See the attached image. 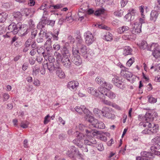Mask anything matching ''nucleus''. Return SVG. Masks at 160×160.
Here are the masks:
<instances>
[{
    "mask_svg": "<svg viewBox=\"0 0 160 160\" xmlns=\"http://www.w3.org/2000/svg\"><path fill=\"white\" fill-rule=\"evenodd\" d=\"M8 14L5 12H3L0 13V22H3L7 19Z\"/></svg>",
    "mask_w": 160,
    "mask_h": 160,
    "instance_id": "bb28decb",
    "label": "nucleus"
},
{
    "mask_svg": "<svg viewBox=\"0 0 160 160\" xmlns=\"http://www.w3.org/2000/svg\"><path fill=\"white\" fill-rule=\"evenodd\" d=\"M19 24L20 25V26L21 27V28H20L19 31H21V32H22V31H25V32L23 33V34L24 35H26L28 33V26L26 25H22L20 23H19Z\"/></svg>",
    "mask_w": 160,
    "mask_h": 160,
    "instance_id": "cd10ccee",
    "label": "nucleus"
},
{
    "mask_svg": "<svg viewBox=\"0 0 160 160\" xmlns=\"http://www.w3.org/2000/svg\"><path fill=\"white\" fill-rule=\"evenodd\" d=\"M99 98L102 102L104 104L111 106L112 103L110 101L105 99V96L101 95V94L99 95Z\"/></svg>",
    "mask_w": 160,
    "mask_h": 160,
    "instance_id": "4be33fe9",
    "label": "nucleus"
},
{
    "mask_svg": "<svg viewBox=\"0 0 160 160\" xmlns=\"http://www.w3.org/2000/svg\"><path fill=\"white\" fill-rule=\"evenodd\" d=\"M105 10L103 8H102L97 10L94 12V14L95 16H99L104 13Z\"/></svg>",
    "mask_w": 160,
    "mask_h": 160,
    "instance_id": "4c0bfd02",
    "label": "nucleus"
},
{
    "mask_svg": "<svg viewBox=\"0 0 160 160\" xmlns=\"http://www.w3.org/2000/svg\"><path fill=\"white\" fill-rule=\"evenodd\" d=\"M96 82L99 85L102 86L103 84L104 80L101 77H97L95 79Z\"/></svg>",
    "mask_w": 160,
    "mask_h": 160,
    "instance_id": "ea45409f",
    "label": "nucleus"
},
{
    "mask_svg": "<svg viewBox=\"0 0 160 160\" xmlns=\"http://www.w3.org/2000/svg\"><path fill=\"white\" fill-rule=\"evenodd\" d=\"M140 47L141 49H147L148 50V48H150V46H148V44L145 41H142L140 44Z\"/></svg>",
    "mask_w": 160,
    "mask_h": 160,
    "instance_id": "c85d7f7f",
    "label": "nucleus"
},
{
    "mask_svg": "<svg viewBox=\"0 0 160 160\" xmlns=\"http://www.w3.org/2000/svg\"><path fill=\"white\" fill-rule=\"evenodd\" d=\"M22 13L18 12L13 14L14 18L17 21H20L22 18Z\"/></svg>",
    "mask_w": 160,
    "mask_h": 160,
    "instance_id": "c756f323",
    "label": "nucleus"
},
{
    "mask_svg": "<svg viewBox=\"0 0 160 160\" xmlns=\"http://www.w3.org/2000/svg\"><path fill=\"white\" fill-rule=\"evenodd\" d=\"M55 21L52 20H42L41 22V24L42 23H47L48 25H49L52 27H53L55 24Z\"/></svg>",
    "mask_w": 160,
    "mask_h": 160,
    "instance_id": "7c9ffc66",
    "label": "nucleus"
},
{
    "mask_svg": "<svg viewBox=\"0 0 160 160\" xmlns=\"http://www.w3.org/2000/svg\"><path fill=\"white\" fill-rule=\"evenodd\" d=\"M39 68L38 67H34L33 68L32 74L33 76H37L39 73Z\"/></svg>",
    "mask_w": 160,
    "mask_h": 160,
    "instance_id": "58836bf2",
    "label": "nucleus"
},
{
    "mask_svg": "<svg viewBox=\"0 0 160 160\" xmlns=\"http://www.w3.org/2000/svg\"><path fill=\"white\" fill-rule=\"evenodd\" d=\"M97 148L100 151H102L104 150V147L102 144L100 143L98 144Z\"/></svg>",
    "mask_w": 160,
    "mask_h": 160,
    "instance_id": "e2e57ef3",
    "label": "nucleus"
},
{
    "mask_svg": "<svg viewBox=\"0 0 160 160\" xmlns=\"http://www.w3.org/2000/svg\"><path fill=\"white\" fill-rule=\"evenodd\" d=\"M152 142L154 144H158L160 143V134L158 135L155 138L152 139Z\"/></svg>",
    "mask_w": 160,
    "mask_h": 160,
    "instance_id": "e433bc0d",
    "label": "nucleus"
},
{
    "mask_svg": "<svg viewBox=\"0 0 160 160\" xmlns=\"http://www.w3.org/2000/svg\"><path fill=\"white\" fill-rule=\"evenodd\" d=\"M82 111H83L85 113H88L89 112V111L88 109H87L85 106L83 105L81 106Z\"/></svg>",
    "mask_w": 160,
    "mask_h": 160,
    "instance_id": "13d9d810",
    "label": "nucleus"
},
{
    "mask_svg": "<svg viewBox=\"0 0 160 160\" xmlns=\"http://www.w3.org/2000/svg\"><path fill=\"white\" fill-rule=\"evenodd\" d=\"M37 31L36 28H34L31 30V38H34L36 36Z\"/></svg>",
    "mask_w": 160,
    "mask_h": 160,
    "instance_id": "49530a36",
    "label": "nucleus"
},
{
    "mask_svg": "<svg viewBox=\"0 0 160 160\" xmlns=\"http://www.w3.org/2000/svg\"><path fill=\"white\" fill-rule=\"evenodd\" d=\"M49 34H52V32H47L45 30L42 29L40 32L39 33V36L43 37L45 36L46 38H49V36L48 35Z\"/></svg>",
    "mask_w": 160,
    "mask_h": 160,
    "instance_id": "a878e982",
    "label": "nucleus"
},
{
    "mask_svg": "<svg viewBox=\"0 0 160 160\" xmlns=\"http://www.w3.org/2000/svg\"><path fill=\"white\" fill-rule=\"evenodd\" d=\"M128 2V0H121L120 2L121 6L124 7L127 4Z\"/></svg>",
    "mask_w": 160,
    "mask_h": 160,
    "instance_id": "bf43d9fd",
    "label": "nucleus"
},
{
    "mask_svg": "<svg viewBox=\"0 0 160 160\" xmlns=\"http://www.w3.org/2000/svg\"><path fill=\"white\" fill-rule=\"evenodd\" d=\"M144 6L142 5L139 7L140 12L141 13L142 17L143 18H144V17L145 16V15L144 14Z\"/></svg>",
    "mask_w": 160,
    "mask_h": 160,
    "instance_id": "09e8293b",
    "label": "nucleus"
},
{
    "mask_svg": "<svg viewBox=\"0 0 160 160\" xmlns=\"http://www.w3.org/2000/svg\"><path fill=\"white\" fill-rule=\"evenodd\" d=\"M98 90L99 92L100 93L101 95L106 96L111 99H114L116 97V94L114 92L109 90H106V89L104 88H98Z\"/></svg>",
    "mask_w": 160,
    "mask_h": 160,
    "instance_id": "6e6552de",
    "label": "nucleus"
},
{
    "mask_svg": "<svg viewBox=\"0 0 160 160\" xmlns=\"http://www.w3.org/2000/svg\"><path fill=\"white\" fill-rule=\"evenodd\" d=\"M65 20L66 22H67L68 23H71L73 21V19L71 15L69 16H67Z\"/></svg>",
    "mask_w": 160,
    "mask_h": 160,
    "instance_id": "de8ad7c7",
    "label": "nucleus"
},
{
    "mask_svg": "<svg viewBox=\"0 0 160 160\" xmlns=\"http://www.w3.org/2000/svg\"><path fill=\"white\" fill-rule=\"evenodd\" d=\"M102 38L103 39L108 41H110L113 39L112 34L109 32H107L105 33L104 34Z\"/></svg>",
    "mask_w": 160,
    "mask_h": 160,
    "instance_id": "412c9836",
    "label": "nucleus"
},
{
    "mask_svg": "<svg viewBox=\"0 0 160 160\" xmlns=\"http://www.w3.org/2000/svg\"><path fill=\"white\" fill-rule=\"evenodd\" d=\"M50 117L49 115L48 114L45 117L44 121V124H47L50 121V119L49 118Z\"/></svg>",
    "mask_w": 160,
    "mask_h": 160,
    "instance_id": "6e6d98bb",
    "label": "nucleus"
},
{
    "mask_svg": "<svg viewBox=\"0 0 160 160\" xmlns=\"http://www.w3.org/2000/svg\"><path fill=\"white\" fill-rule=\"evenodd\" d=\"M142 25L138 22H136L133 25L132 29V34H136L141 32Z\"/></svg>",
    "mask_w": 160,
    "mask_h": 160,
    "instance_id": "4468645a",
    "label": "nucleus"
},
{
    "mask_svg": "<svg viewBox=\"0 0 160 160\" xmlns=\"http://www.w3.org/2000/svg\"><path fill=\"white\" fill-rule=\"evenodd\" d=\"M123 10L120 9L116 10L113 14L116 17H121L123 15Z\"/></svg>",
    "mask_w": 160,
    "mask_h": 160,
    "instance_id": "473e14b6",
    "label": "nucleus"
},
{
    "mask_svg": "<svg viewBox=\"0 0 160 160\" xmlns=\"http://www.w3.org/2000/svg\"><path fill=\"white\" fill-rule=\"evenodd\" d=\"M154 148L153 147H151V150L152 151V152H151V153H152V154H151V156H153V155L154 154L156 155H160V152H159L158 151H156L154 150H153V151H152V150Z\"/></svg>",
    "mask_w": 160,
    "mask_h": 160,
    "instance_id": "8fccbe9b",
    "label": "nucleus"
},
{
    "mask_svg": "<svg viewBox=\"0 0 160 160\" xmlns=\"http://www.w3.org/2000/svg\"><path fill=\"white\" fill-rule=\"evenodd\" d=\"M22 14L26 16H29L30 17H32L33 14L35 12L34 10L30 9L28 8H22L21 10Z\"/></svg>",
    "mask_w": 160,
    "mask_h": 160,
    "instance_id": "dca6fc26",
    "label": "nucleus"
},
{
    "mask_svg": "<svg viewBox=\"0 0 160 160\" xmlns=\"http://www.w3.org/2000/svg\"><path fill=\"white\" fill-rule=\"evenodd\" d=\"M132 50L131 48L128 46L125 47L123 49V55L125 56L131 54Z\"/></svg>",
    "mask_w": 160,
    "mask_h": 160,
    "instance_id": "5701e85b",
    "label": "nucleus"
},
{
    "mask_svg": "<svg viewBox=\"0 0 160 160\" xmlns=\"http://www.w3.org/2000/svg\"><path fill=\"white\" fill-rule=\"evenodd\" d=\"M81 7V9L82 11H86L87 9L88 8L89 4L88 3L86 2L82 5Z\"/></svg>",
    "mask_w": 160,
    "mask_h": 160,
    "instance_id": "c03bdc74",
    "label": "nucleus"
},
{
    "mask_svg": "<svg viewBox=\"0 0 160 160\" xmlns=\"http://www.w3.org/2000/svg\"><path fill=\"white\" fill-rule=\"evenodd\" d=\"M56 74L58 77L61 78H63L65 77L64 72L61 69L57 71Z\"/></svg>",
    "mask_w": 160,
    "mask_h": 160,
    "instance_id": "2f4dec72",
    "label": "nucleus"
},
{
    "mask_svg": "<svg viewBox=\"0 0 160 160\" xmlns=\"http://www.w3.org/2000/svg\"><path fill=\"white\" fill-rule=\"evenodd\" d=\"M5 31V29L3 25L0 26V35L3 34Z\"/></svg>",
    "mask_w": 160,
    "mask_h": 160,
    "instance_id": "338daca9",
    "label": "nucleus"
},
{
    "mask_svg": "<svg viewBox=\"0 0 160 160\" xmlns=\"http://www.w3.org/2000/svg\"><path fill=\"white\" fill-rule=\"evenodd\" d=\"M20 28H21L19 23L16 24L12 22L8 27V29L13 34H17L20 30Z\"/></svg>",
    "mask_w": 160,
    "mask_h": 160,
    "instance_id": "f8f14e48",
    "label": "nucleus"
},
{
    "mask_svg": "<svg viewBox=\"0 0 160 160\" xmlns=\"http://www.w3.org/2000/svg\"><path fill=\"white\" fill-rule=\"evenodd\" d=\"M49 12L48 10H47L43 11V15L42 17V20H46L49 16Z\"/></svg>",
    "mask_w": 160,
    "mask_h": 160,
    "instance_id": "79ce46f5",
    "label": "nucleus"
},
{
    "mask_svg": "<svg viewBox=\"0 0 160 160\" xmlns=\"http://www.w3.org/2000/svg\"><path fill=\"white\" fill-rule=\"evenodd\" d=\"M85 130L88 136L90 137L93 136L94 137L96 136L97 138L101 140L104 142L107 140V137L103 134H101L99 131H94L93 130H89L86 129Z\"/></svg>",
    "mask_w": 160,
    "mask_h": 160,
    "instance_id": "0eeeda50",
    "label": "nucleus"
},
{
    "mask_svg": "<svg viewBox=\"0 0 160 160\" xmlns=\"http://www.w3.org/2000/svg\"><path fill=\"white\" fill-rule=\"evenodd\" d=\"M129 28L128 26H123L117 29V32L120 34L126 33L129 31Z\"/></svg>",
    "mask_w": 160,
    "mask_h": 160,
    "instance_id": "aec40b11",
    "label": "nucleus"
},
{
    "mask_svg": "<svg viewBox=\"0 0 160 160\" xmlns=\"http://www.w3.org/2000/svg\"><path fill=\"white\" fill-rule=\"evenodd\" d=\"M75 46H77L78 49L79 48L80 54L85 58H88L87 47L84 44L83 40L82 38H78L77 45H74L72 47Z\"/></svg>",
    "mask_w": 160,
    "mask_h": 160,
    "instance_id": "7ed1b4c3",
    "label": "nucleus"
},
{
    "mask_svg": "<svg viewBox=\"0 0 160 160\" xmlns=\"http://www.w3.org/2000/svg\"><path fill=\"white\" fill-rule=\"evenodd\" d=\"M111 109L106 107H103L101 110L102 116L108 119H114L115 116L111 113Z\"/></svg>",
    "mask_w": 160,
    "mask_h": 160,
    "instance_id": "9d476101",
    "label": "nucleus"
},
{
    "mask_svg": "<svg viewBox=\"0 0 160 160\" xmlns=\"http://www.w3.org/2000/svg\"><path fill=\"white\" fill-rule=\"evenodd\" d=\"M67 154L70 157L72 158L74 156H77L79 159L84 160L83 155L80 153L78 150L74 146L71 147L70 149L67 151Z\"/></svg>",
    "mask_w": 160,
    "mask_h": 160,
    "instance_id": "39448f33",
    "label": "nucleus"
},
{
    "mask_svg": "<svg viewBox=\"0 0 160 160\" xmlns=\"http://www.w3.org/2000/svg\"><path fill=\"white\" fill-rule=\"evenodd\" d=\"M47 3H43L42 5L38 8L40 10H42L43 11L47 10Z\"/></svg>",
    "mask_w": 160,
    "mask_h": 160,
    "instance_id": "052dcab7",
    "label": "nucleus"
},
{
    "mask_svg": "<svg viewBox=\"0 0 160 160\" xmlns=\"http://www.w3.org/2000/svg\"><path fill=\"white\" fill-rule=\"evenodd\" d=\"M93 112L95 115L99 118H101L102 115L101 111L98 108H94L93 110Z\"/></svg>",
    "mask_w": 160,
    "mask_h": 160,
    "instance_id": "72a5a7b5",
    "label": "nucleus"
},
{
    "mask_svg": "<svg viewBox=\"0 0 160 160\" xmlns=\"http://www.w3.org/2000/svg\"><path fill=\"white\" fill-rule=\"evenodd\" d=\"M42 54L43 57L46 59L47 58L48 56L50 55V52H47V51H44V52H42Z\"/></svg>",
    "mask_w": 160,
    "mask_h": 160,
    "instance_id": "4d7b16f0",
    "label": "nucleus"
},
{
    "mask_svg": "<svg viewBox=\"0 0 160 160\" xmlns=\"http://www.w3.org/2000/svg\"><path fill=\"white\" fill-rule=\"evenodd\" d=\"M102 86L104 87H103L106 89V90H109L112 87V86L111 84L106 82L105 81L103 82V84Z\"/></svg>",
    "mask_w": 160,
    "mask_h": 160,
    "instance_id": "c9c22d12",
    "label": "nucleus"
},
{
    "mask_svg": "<svg viewBox=\"0 0 160 160\" xmlns=\"http://www.w3.org/2000/svg\"><path fill=\"white\" fill-rule=\"evenodd\" d=\"M134 58H131L127 62L126 65L129 67H130L134 62Z\"/></svg>",
    "mask_w": 160,
    "mask_h": 160,
    "instance_id": "a18cd8bd",
    "label": "nucleus"
},
{
    "mask_svg": "<svg viewBox=\"0 0 160 160\" xmlns=\"http://www.w3.org/2000/svg\"><path fill=\"white\" fill-rule=\"evenodd\" d=\"M73 143L79 148H81L83 146L82 143L79 140L76 139L73 141Z\"/></svg>",
    "mask_w": 160,
    "mask_h": 160,
    "instance_id": "f704fd0d",
    "label": "nucleus"
},
{
    "mask_svg": "<svg viewBox=\"0 0 160 160\" xmlns=\"http://www.w3.org/2000/svg\"><path fill=\"white\" fill-rule=\"evenodd\" d=\"M48 58L49 62V63H52L54 62L55 59L53 56H51L50 55L48 56Z\"/></svg>",
    "mask_w": 160,
    "mask_h": 160,
    "instance_id": "5fc2aeb1",
    "label": "nucleus"
},
{
    "mask_svg": "<svg viewBox=\"0 0 160 160\" xmlns=\"http://www.w3.org/2000/svg\"><path fill=\"white\" fill-rule=\"evenodd\" d=\"M151 157H138L136 158L137 160H150V158H151Z\"/></svg>",
    "mask_w": 160,
    "mask_h": 160,
    "instance_id": "603ef678",
    "label": "nucleus"
},
{
    "mask_svg": "<svg viewBox=\"0 0 160 160\" xmlns=\"http://www.w3.org/2000/svg\"><path fill=\"white\" fill-rule=\"evenodd\" d=\"M87 91L91 95L99 98L100 93H98L97 90L93 87H89L87 88Z\"/></svg>",
    "mask_w": 160,
    "mask_h": 160,
    "instance_id": "f3484780",
    "label": "nucleus"
},
{
    "mask_svg": "<svg viewBox=\"0 0 160 160\" xmlns=\"http://www.w3.org/2000/svg\"><path fill=\"white\" fill-rule=\"evenodd\" d=\"M84 118L87 121L90 122L94 128L102 129H104L105 128V125L103 122L95 119L92 116L89 115H86L85 116Z\"/></svg>",
    "mask_w": 160,
    "mask_h": 160,
    "instance_id": "f03ea898",
    "label": "nucleus"
},
{
    "mask_svg": "<svg viewBox=\"0 0 160 160\" xmlns=\"http://www.w3.org/2000/svg\"><path fill=\"white\" fill-rule=\"evenodd\" d=\"M148 100L149 102L151 103H155L157 102V99L152 97L148 98Z\"/></svg>",
    "mask_w": 160,
    "mask_h": 160,
    "instance_id": "3c124183",
    "label": "nucleus"
},
{
    "mask_svg": "<svg viewBox=\"0 0 160 160\" xmlns=\"http://www.w3.org/2000/svg\"><path fill=\"white\" fill-rule=\"evenodd\" d=\"M52 41L51 39L50 38H49L45 42L44 44L45 46H48L49 45H51Z\"/></svg>",
    "mask_w": 160,
    "mask_h": 160,
    "instance_id": "774afa93",
    "label": "nucleus"
},
{
    "mask_svg": "<svg viewBox=\"0 0 160 160\" xmlns=\"http://www.w3.org/2000/svg\"><path fill=\"white\" fill-rule=\"evenodd\" d=\"M28 123H25L23 121H22L21 122L20 126L23 128H28Z\"/></svg>",
    "mask_w": 160,
    "mask_h": 160,
    "instance_id": "680f3d73",
    "label": "nucleus"
},
{
    "mask_svg": "<svg viewBox=\"0 0 160 160\" xmlns=\"http://www.w3.org/2000/svg\"><path fill=\"white\" fill-rule=\"evenodd\" d=\"M144 125L145 126H147L148 128H149L151 133H156L158 131L159 127L158 124L150 122H147L146 124H144Z\"/></svg>",
    "mask_w": 160,
    "mask_h": 160,
    "instance_id": "ddd939ff",
    "label": "nucleus"
},
{
    "mask_svg": "<svg viewBox=\"0 0 160 160\" xmlns=\"http://www.w3.org/2000/svg\"><path fill=\"white\" fill-rule=\"evenodd\" d=\"M84 37L86 43L88 46L92 44L95 40L94 35L89 31L84 33Z\"/></svg>",
    "mask_w": 160,
    "mask_h": 160,
    "instance_id": "1a4fd4ad",
    "label": "nucleus"
},
{
    "mask_svg": "<svg viewBox=\"0 0 160 160\" xmlns=\"http://www.w3.org/2000/svg\"><path fill=\"white\" fill-rule=\"evenodd\" d=\"M86 132V135L88 137V138H89L90 142V143L91 144H95L97 143V141L93 137H94L93 136L92 137H90L89 136H88L87 135V133Z\"/></svg>",
    "mask_w": 160,
    "mask_h": 160,
    "instance_id": "37998d69",
    "label": "nucleus"
},
{
    "mask_svg": "<svg viewBox=\"0 0 160 160\" xmlns=\"http://www.w3.org/2000/svg\"><path fill=\"white\" fill-rule=\"evenodd\" d=\"M138 120L140 121H142L140 123V126L143 125L144 127H147L145 126L144 124H146L147 122H150L152 121L153 120V117H152L151 114L150 113L146 114L145 116L139 115L138 116Z\"/></svg>",
    "mask_w": 160,
    "mask_h": 160,
    "instance_id": "20e7f679",
    "label": "nucleus"
},
{
    "mask_svg": "<svg viewBox=\"0 0 160 160\" xmlns=\"http://www.w3.org/2000/svg\"><path fill=\"white\" fill-rule=\"evenodd\" d=\"M54 55L56 60L61 62L63 67L69 69L71 67V62L69 59L71 54L69 50L65 47L62 48L61 53L55 52Z\"/></svg>",
    "mask_w": 160,
    "mask_h": 160,
    "instance_id": "f257e3e1",
    "label": "nucleus"
},
{
    "mask_svg": "<svg viewBox=\"0 0 160 160\" xmlns=\"http://www.w3.org/2000/svg\"><path fill=\"white\" fill-rule=\"evenodd\" d=\"M31 39H28L27 40L25 43V46L26 47H29L31 43Z\"/></svg>",
    "mask_w": 160,
    "mask_h": 160,
    "instance_id": "69168bd1",
    "label": "nucleus"
},
{
    "mask_svg": "<svg viewBox=\"0 0 160 160\" xmlns=\"http://www.w3.org/2000/svg\"><path fill=\"white\" fill-rule=\"evenodd\" d=\"M159 15L158 12L156 11L152 10L150 13V19L154 22L156 21Z\"/></svg>",
    "mask_w": 160,
    "mask_h": 160,
    "instance_id": "6ab92c4d",
    "label": "nucleus"
},
{
    "mask_svg": "<svg viewBox=\"0 0 160 160\" xmlns=\"http://www.w3.org/2000/svg\"><path fill=\"white\" fill-rule=\"evenodd\" d=\"M79 83L76 81H72L69 82L68 85V88L71 91H74L76 90L78 86Z\"/></svg>",
    "mask_w": 160,
    "mask_h": 160,
    "instance_id": "2eb2a0df",
    "label": "nucleus"
},
{
    "mask_svg": "<svg viewBox=\"0 0 160 160\" xmlns=\"http://www.w3.org/2000/svg\"><path fill=\"white\" fill-rule=\"evenodd\" d=\"M131 16L132 15H131V14L130 13H128L126 14L124 17V19L127 21L131 20L132 18Z\"/></svg>",
    "mask_w": 160,
    "mask_h": 160,
    "instance_id": "864d4df0",
    "label": "nucleus"
},
{
    "mask_svg": "<svg viewBox=\"0 0 160 160\" xmlns=\"http://www.w3.org/2000/svg\"><path fill=\"white\" fill-rule=\"evenodd\" d=\"M134 35L131 33V34H129L128 33H125V34L123 35L122 38L124 40H131L134 39Z\"/></svg>",
    "mask_w": 160,
    "mask_h": 160,
    "instance_id": "393cba45",
    "label": "nucleus"
},
{
    "mask_svg": "<svg viewBox=\"0 0 160 160\" xmlns=\"http://www.w3.org/2000/svg\"><path fill=\"white\" fill-rule=\"evenodd\" d=\"M72 53L74 56L73 61L76 65L79 66L82 63V60L79 55V50L77 46L72 47Z\"/></svg>",
    "mask_w": 160,
    "mask_h": 160,
    "instance_id": "423d86ee",
    "label": "nucleus"
},
{
    "mask_svg": "<svg viewBox=\"0 0 160 160\" xmlns=\"http://www.w3.org/2000/svg\"><path fill=\"white\" fill-rule=\"evenodd\" d=\"M152 154V153H151V152H148L146 151H143L141 152V156H142V157H151Z\"/></svg>",
    "mask_w": 160,
    "mask_h": 160,
    "instance_id": "a19ab883",
    "label": "nucleus"
},
{
    "mask_svg": "<svg viewBox=\"0 0 160 160\" xmlns=\"http://www.w3.org/2000/svg\"><path fill=\"white\" fill-rule=\"evenodd\" d=\"M33 83L35 86H39L41 84L40 81L38 79L35 80Z\"/></svg>",
    "mask_w": 160,
    "mask_h": 160,
    "instance_id": "0e129e2a",
    "label": "nucleus"
},
{
    "mask_svg": "<svg viewBox=\"0 0 160 160\" xmlns=\"http://www.w3.org/2000/svg\"><path fill=\"white\" fill-rule=\"evenodd\" d=\"M112 82L114 84L119 88H121V86L122 82L118 79V77L115 75L112 80Z\"/></svg>",
    "mask_w": 160,
    "mask_h": 160,
    "instance_id": "a211bd4d",
    "label": "nucleus"
},
{
    "mask_svg": "<svg viewBox=\"0 0 160 160\" xmlns=\"http://www.w3.org/2000/svg\"><path fill=\"white\" fill-rule=\"evenodd\" d=\"M148 49V50L152 51V55L155 58H157L160 57V50L158 44L153 43L150 46V48Z\"/></svg>",
    "mask_w": 160,
    "mask_h": 160,
    "instance_id": "9b49d317",
    "label": "nucleus"
},
{
    "mask_svg": "<svg viewBox=\"0 0 160 160\" xmlns=\"http://www.w3.org/2000/svg\"><path fill=\"white\" fill-rule=\"evenodd\" d=\"M44 66L45 67L47 66L48 69L51 72H52L56 69V67L54 66L53 63H47Z\"/></svg>",
    "mask_w": 160,
    "mask_h": 160,
    "instance_id": "b1692460",
    "label": "nucleus"
}]
</instances>
